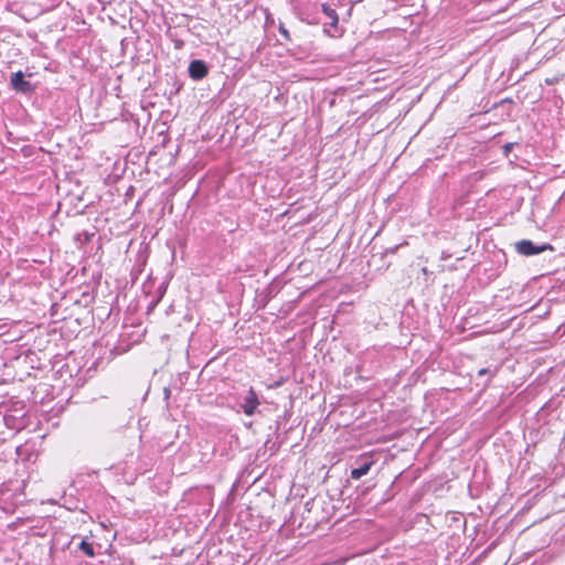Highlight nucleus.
I'll list each match as a JSON object with an SVG mask.
<instances>
[{"label":"nucleus","mask_w":565,"mask_h":565,"mask_svg":"<svg viewBox=\"0 0 565 565\" xmlns=\"http://www.w3.org/2000/svg\"><path fill=\"white\" fill-rule=\"evenodd\" d=\"M444 491H445V483H443V482H440L438 484L436 482L426 483V493L431 492L436 497H440V495H443Z\"/></svg>","instance_id":"nucleus-9"},{"label":"nucleus","mask_w":565,"mask_h":565,"mask_svg":"<svg viewBox=\"0 0 565 565\" xmlns=\"http://www.w3.org/2000/svg\"><path fill=\"white\" fill-rule=\"evenodd\" d=\"M516 145H518L516 142H509V143H505V145L503 146V152H504V154H505V156H508V153H509L510 151H512V149H513Z\"/></svg>","instance_id":"nucleus-12"},{"label":"nucleus","mask_w":565,"mask_h":565,"mask_svg":"<svg viewBox=\"0 0 565 565\" xmlns=\"http://www.w3.org/2000/svg\"><path fill=\"white\" fill-rule=\"evenodd\" d=\"M159 294H160V298L163 296L164 291H166V286L162 284L160 287H159Z\"/></svg>","instance_id":"nucleus-14"},{"label":"nucleus","mask_w":565,"mask_h":565,"mask_svg":"<svg viewBox=\"0 0 565 565\" xmlns=\"http://www.w3.org/2000/svg\"><path fill=\"white\" fill-rule=\"evenodd\" d=\"M321 11L328 19V21L323 22L324 32L335 36L339 33V15L335 9L328 3H321Z\"/></svg>","instance_id":"nucleus-4"},{"label":"nucleus","mask_w":565,"mask_h":565,"mask_svg":"<svg viewBox=\"0 0 565 565\" xmlns=\"http://www.w3.org/2000/svg\"><path fill=\"white\" fill-rule=\"evenodd\" d=\"M498 371H499L498 366H494L493 369L482 367L477 372V376H478V379L487 376V379L483 382V386H488L490 384L491 380L493 379V376L497 375Z\"/></svg>","instance_id":"nucleus-7"},{"label":"nucleus","mask_w":565,"mask_h":565,"mask_svg":"<svg viewBox=\"0 0 565 565\" xmlns=\"http://www.w3.org/2000/svg\"><path fill=\"white\" fill-rule=\"evenodd\" d=\"M515 249L519 254L524 256H533L541 254L545 250H554L553 246L548 243L535 244L530 239H522L515 243Z\"/></svg>","instance_id":"nucleus-3"},{"label":"nucleus","mask_w":565,"mask_h":565,"mask_svg":"<svg viewBox=\"0 0 565 565\" xmlns=\"http://www.w3.org/2000/svg\"><path fill=\"white\" fill-rule=\"evenodd\" d=\"M10 87L18 94L31 95L35 90V86L25 78V74L19 70L10 75Z\"/></svg>","instance_id":"nucleus-1"},{"label":"nucleus","mask_w":565,"mask_h":565,"mask_svg":"<svg viewBox=\"0 0 565 565\" xmlns=\"http://www.w3.org/2000/svg\"><path fill=\"white\" fill-rule=\"evenodd\" d=\"M93 236H94L93 233L83 231V232L76 234L75 239L82 244H87L90 242Z\"/></svg>","instance_id":"nucleus-10"},{"label":"nucleus","mask_w":565,"mask_h":565,"mask_svg":"<svg viewBox=\"0 0 565 565\" xmlns=\"http://www.w3.org/2000/svg\"><path fill=\"white\" fill-rule=\"evenodd\" d=\"M259 404L258 395L253 387H249L245 394L238 396V406L247 416H253Z\"/></svg>","instance_id":"nucleus-2"},{"label":"nucleus","mask_w":565,"mask_h":565,"mask_svg":"<svg viewBox=\"0 0 565 565\" xmlns=\"http://www.w3.org/2000/svg\"><path fill=\"white\" fill-rule=\"evenodd\" d=\"M373 466V461L369 458L362 459L358 467L351 469L350 477L354 480L361 479L363 476L367 475Z\"/></svg>","instance_id":"nucleus-6"},{"label":"nucleus","mask_w":565,"mask_h":565,"mask_svg":"<svg viewBox=\"0 0 565 565\" xmlns=\"http://www.w3.org/2000/svg\"><path fill=\"white\" fill-rule=\"evenodd\" d=\"M170 395H171L170 388L169 387H164V390H163L164 399L168 401L170 398Z\"/></svg>","instance_id":"nucleus-13"},{"label":"nucleus","mask_w":565,"mask_h":565,"mask_svg":"<svg viewBox=\"0 0 565 565\" xmlns=\"http://www.w3.org/2000/svg\"><path fill=\"white\" fill-rule=\"evenodd\" d=\"M278 31H279L280 35L285 39V41L291 42L290 32L288 31V29L285 26V24L282 22H279Z\"/></svg>","instance_id":"nucleus-11"},{"label":"nucleus","mask_w":565,"mask_h":565,"mask_svg":"<svg viewBox=\"0 0 565 565\" xmlns=\"http://www.w3.org/2000/svg\"><path fill=\"white\" fill-rule=\"evenodd\" d=\"M78 548L88 557H94L96 555L94 544L87 540H82L78 544Z\"/></svg>","instance_id":"nucleus-8"},{"label":"nucleus","mask_w":565,"mask_h":565,"mask_svg":"<svg viewBox=\"0 0 565 565\" xmlns=\"http://www.w3.org/2000/svg\"><path fill=\"white\" fill-rule=\"evenodd\" d=\"M546 83H547L548 85H551V84H553V81H552V79H546Z\"/></svg>","instance_id":"nucleus-16"},{"label":"nucleus","mask_w":565,"mask_h":565,"mask_svg":"<svg viewBox=\"0 0 565 565\" xmlns=\"http://www.w3.org/2000/svg\"><path fill=\"white\" fill-rule=\"evenodd\" d=\"M189 76L193 81H201L209 74V65L203 60H192L188 67Z\"/></svg>","instance_id":"nucleus-5"},{"label":"nucleus","mask_w":565,"mask_h":565,"mask_svg":"<svg viewBox=\"0 0 565 565\" xmlns=\"http://www.w3.org/2000/svg\"><path fill=\"white\" fill-rule=\"evenodd\" d=\"M275 425V431L277 433L280 428V423L277 420Z\"/></svg>","instance_id":"nucleus-15"}]
</instances>
